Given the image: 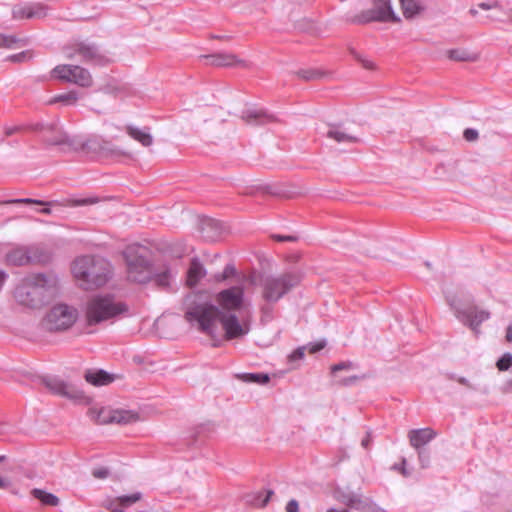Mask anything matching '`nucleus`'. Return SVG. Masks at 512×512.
<instances>
[{
  "mask_svg": "<svg viewBox=\"0 0 512 512\" xmlns=\"http://www.w3.org/2000/svg\"><path fill=\"white\" fill-rule=\"evenodd\" d=\"M186 320L192 325H197L198 329L211 336H216L217 323H220L227 340L242 338L250 331L249 324L241 323L236 314L225 312L218 306L204 302L195 304L185 312Z\"/></svg>",
  "mask_w": 512,
  "mask_h": 512,
  "instance_id": "nucleus-1",
  "label": "nucleus"
},
{
  "mask_svg": "<svg viewBox=\"0 0 512 512\" xmlns=\"http://www.w3.org/2000/svg\"><path fill=\"white\" fill-rule=\"evenodd\" d=\"M57 285L58 277L52 272L31 274L15 288L14 297L23 306L41 308L54 298Z\"/></svg>",
  "mask_w": 512,
  "mask_h": 512,
  "instance_id": "nucleus-2",
  "label": "nucleus"
},
{
  "mask_svg": "<svg viewBox=\"0 0 512 512\" xmlns=\"http://www.w3.org/2000/svg\"><path fill=\"white\" fill-rule=\"evenodd\" d=\"M72 273L80 286L93 290L107 284L113 276L112 264L99 255H83L72 263Z\"/></svg>",
  "mask_w": 512,
  "mask_h": 512,
  "instance_id": "nucleus-3",
  "label": "nucleus"
},
{
  "mask_svg": "<svg viewBox=\"0 0 512 512\" xmlns=\"http://www.w3.org/2000/svg\"><path fill=\"white\" fill-rule=\"evenodd\" d=\"M126 263L127 279L138 284L150 282L153 273V258L151 250L141 244L128 245L123 251Z\"/></svg>",
  "mask_w": 512,
  "mask_h": 512,
  "instance_id": "nucleus-4",
  "label": "nucleus"
},
{
  "mask_svg": "<svg viewBox=\"0 0 512 512\" xmlns=\"http://www.w3.org/2000/svg\"><path fill=\"white\" fill-rule=\"evenodd\" d=\"M99 202V198L97 196L91 195L87 197H77L75 195H71L62 200H51V201H43L34 198H13V199H5L0 195V205L1 204H18L24 205L26 207L27 213H40V214H51L52 208L55 206H69V207H80V206H88L93 205Z\"/></svg>",
  "mask_w": 512,
  "mask_h": 512,
  "instance_id": "nucleus-5",
  "label": "nucleus"
},
{
  "mask_svg": "<svg viewBox=\"0 0 512 512\" xmlns=\"http://www.w3.org/2000/svg\"><path fill=\"white\" fill-rule=\"evenodd\" d=\"M300 282L295 272H285L279 275H266L261 280L262 296L270 303L278 302Z\"/></svg>",
  "mask_w": 512,
  "mask_h": 512,
  "instance_id": "nucleus-6",
  "label": "nucleus"
},
{
  "mask_svg": "<svg viewBox=\"0 0 512 512\" xmlns=\"http://www.w3.org/2000/svg\"><path fill=\"white\" fill-rule=\"evenodd\" d=\"M127 311L123 303H115L110 296H95L86 307V319L89 325L107 321Z\"/></svg>",
  "mask_w": 512,
  "mask_h": 512,
  "instance_id": "nucleus-7",
  "label": "nucleus"
},
{
  "mask_svg": "<svg viewBox=\"0 0 512 512\" xmlns=\"http://www.w3.org/2000/svg\"><path fill=\"white\" fill-rule=\"evenodd\" d=\"M446 300L454 311L455 317L464 325L471 328L475 333L479 332V326L490 318L486 310H479L469 300H460L455 296L447 295Z\"/></svg>",
  "mask_w": 512,
  "mask_h": 512,
  "instance_id": "nucleus-8",
  "label": "nucleus"
},
{
  "mask_svg": "<svg viewBox=\"0 0 512 512\" xmlns=\"http://www.w3.org/2000/svg\"><path fill=\"white\" fill-rule=\"evenodd\" d=\"M68 58H76L92 65L104 66L110 62L108 55L95 43L88 40L77 41L65 48Z\"/></svg>",
  "mask_w": 512,
  "mask_h": 512,
  "instance_id": "nucleus-9",
  "label": "nucleus"
},
{
  "mask_svg": "<svg viewBox=\"0 0 512 512\" xmlns=\"http://www.w3.org/2000/svg\"><path fill=\"white\" fill-rule=\"evenodd\" d=\"M77 318L76 308L67 304H58L52 307L47 314L46 325L49 330H66L76 322Z\"/></svg>",
  "mask_w": 512,
  "mask_h": 512,
  "instance_id": "nucleus-10",
  "label": "nucleus"
},
{
  "mask_svg": "<svg viewBox=\"0 0 512 512\" xmlns=\"http://www.w3.org/2000/svg\"><path fill=\"white\" fill-rule=\"evenodd\" d=\"M71 145H74L73 152L81 153L90 158L107 156L112 152L110 143L99 136H90L88 138L75 136V140L72 141Z\"/></svg>",
  "mask_w": 512,
  "mask_h": 512,
  "instance_id": "nucleus-11",
  "label": "nucleus"
},
{
  "mask_svg": "<svg viewBox=\"0 0 512 512\" xmlns=\"http://www.w3.org/2000/svg\"><path fill=\"white\" fill-rule=\"evenodd\" d=\"M54 78L88 87L92 83L90 72L78 65H57L51 72Z\"/></svg>",
  "mask_w": 512,
  "mask_h": 512,
  "instance_id": "nucleus-12",
  "label": "nucleus"
},
{
  "mask_svg": "<svg viewBox=\"0 0 512 512\" xmlns=\"http://www.w3.org/2000/svg\"><path fill=\"white\" fill-rule=\"evenodd\" d=\"M216 301L226 312L239 310L244 302V289L242 286L223 289L216 295Z\"/></svg>",
  "mask_w": 512,
  "mask_h": 512,
  "instance_id": "nucleus-13",
  "label": "nucleus"
},
{
  "mask_svg": "<svg viewBox=\"0 0 512 512\" xmlns=\"http://www.w3.org/2000/svg\"><path fill=\"white\" fill-rule=\"evenodd\" d=\"M176 275L177 271L173 270L169 264L163 263L157 267H153V273L150 282H153V284L158 288L168 289Z\"/></svg>",
  "mask_w": 512,
  "mask_h": 512,
  "instance_id": "nucleus-14",
  "label": "nucleus"
},
{
  "mask_svg": "<svg viewBox=\"0 0 512 512\" xmlns=\"http://www.w3.org/2000/svg\"><path fill=\"white\" fill-rule=\"evenodd\" d=\"M477 7L484 11H490L491 13L486 16H479L478 20L481 23H488L492 21H504L508 14L504 10L502 4L499 1H485L477 4Z\"/></svg>",
  "mask_w": 512,
  "mask_h": 512,
  "instance_id": "nucleus-15",
  "label": "nucleus"
},
{
  "mask_svg": "<svg viewBox=\"0 0 512 512\" xmlns=\"http://www.w3.org/2000/svg\"><path fill=\"white\" fill-rule=\"evenodd\" d=\"M41 381L45 387L55 395L67 398L74 397L70 385L58 376L46 375L42 377Z\"/></svg>",
  "mask_w": 512,
  "mask_h": 512,
  "instance_id": "nucleus-16",
  "label": "nucleus"
},
{
  "mask_svg": "<svg viewBox=\"0 0 512 512\" xmlns=\"http://www.w3.org/2000/svg\"><path fill=\"white\" fill-rule=\"evenodd\" d=\"M242 119L249 124L264 125L274 122L276 117L274 114L268 113L264 109L247 108L242 111Z\"/></svg>",
  "mask_w": 512,
  "mask_h": 512,
  "instance_id": "nucleus-17",
  "label": "nucleus"
},
{
  "mask_svg": "<svg viewBox=\"0 0 512 512\" xmlns=\"http://www.w3.org/2000/svg\"><path fill=\"white\" fill-rule=\"evenodd\" d=\"M436 437V432L431 428H419L409 431L410 444L415 449H422Z\"/></svg>",
  "mask_w": 512,
  "mask_h": 512,
  "instance_id": "nucleus-18",
  "label": "nucleus"
},
{
  "mask_svg": "<svg viewBox=\"0 0 512 512\" xmlns=\"http://www.w3.org/2000/svg\"><path fill=\"white\" fill-rule=\"evenodd\" d=\"M14 19H32L46 16L45 7L41 4H26L15 6L12 10Z\"/></svg>",
  "mask_w": 512,
  "mask_h": 512,
  "instance_id": "nucleus-19",
  "label": "nucleus"
},
{
  "mask_svg": "<svg viewBox=\"0 0 512 512\" xmlns=\"http://www.w3.org/2000/svg\"><path fill=\"white\" fill-rule=\"evenodd\" d=\"M373 7L376 10L377 22H400L391 0H373Z\"/></svg>",
  "mask_w": 512,
  "mask_h": 512,
  "instance_id": "nucleus-20",
  "label": "nucleus"
},
{
  "mask_svg": "<svg viewBox=\"0 0 512 512\" xmlns=\"http://www.w3.org/2000/svg\"><path fill=\"white\" fill-rule=\"evenodd\" d=\"M44 141L51 146H58L62 152H73L74 145H71L72 141L75 140V136H68L62 131H56L54 135H44Z\"/></svg>",
  "mask_w": 512,
  "mask_h": 512,
  "instance_id": "nucleus-21",
  "label": "nucleus"
},
{
  "mask_svg": "<svg viewBox=\"0 0 512 512\" xmlns=\"http://www.w3.org/2000/svg\"><path fill=\"white\" fill-rule=\"evenodd\" d=\"M206 273L207 271L201 261L196 257L193 258L187 271V285L189 287L196 286L205 277Z\"/></svg>",
  "mask_w": 512,
  "mask_h": 512,
  "instance_id": "nucleus-22",
  "label": "nucleus"
},
{
  "mask_svg": "<svg viewBox=\"0 0 512 512\" xmlns=\"http://www.w3.org/2000/svg\"><path fill=\"white\" fill-rule=\"evenodd\" d=\"M403 15L406 19H412L426 9L424 0H399Z\"/></svg>",
  "mask_w": 512,
  "mask_h": 512,
  "instance_id": "nucleus-23",
  "label": "nucleus"
},
{
  "mask_svg": "<svg viewBox=\"0 0 512 512\" xmlns=\"http://www.w3.org/2000/svg\"><path fill=\"white\" fill-rule=\"evenodd\" d=\"M84 378L88 383L94 386L107 385L113 381V376L103 369L87 370Z\"/></svg>",
  "mask_w": 512,
  "mask_h": 512,
  "instance_id": "nucleus-24",
  "label": "nucleus"
},
{
  "mask_svg": "<svg viewBox=\"0 0 512 512\" xmlns=\"http://www.w3.org/2000/svg\"><path fill=\"white\" fill-rule=\"evenodd\" d=\"M228 226H198L200 236L207 242H216L227 233Z\"/></svg>",
  "mask_w": 512,
  "mask_h": 512,
  "instance_id": "nucleus-25",
  "label": "nucleus"
},
{
  "mask_svg": "<svg viewBox=\"0 0 512 512\" xmlns=\"http://www.w3.org/2000/svg\"><path fill=\"white\" fill-rule=\"evenodd\" d=\"M201 58H203L207 64L219 67L233 66L238 62L235 55L228 53L203 55Z\"/></svg>",
  "mask_w": 512,
  "mask_h": 512,
  "instance_id": "nucleus-26",
  "label": "nucleus"
},
{
  "mask_svg": "<svg viewBox=\"0 0 512 512\" xmlns=\"http://www.w3.org/2000/svg\"><path fill=\"white\" fill-rule=\"evenodd\" d=\"M126 132L131 138L138 141L145 147H149L153 143V137L148 128L140 129L133 125H128L126 127Z\"/></svg>",
  "mask_w": 512,
  "mask_h": 512,
  "instance_id": "nucleus-27",
  "label": "nucleus"
},
{
  "mask_svg": "<svg viewBox=\"0 0 512 512\" xmlns=\"http://www.w3.org/2000/svg\"><path fill=\"white\" fill-rule=\"evenodd\" d=\"M7 262L13 266H23L31 262V256L24 248H17L7 254Z\"/></svg>",
  "mask_w": 512,
  "mask_h": 512,
  "instance_id": "nucleus-28",
  "label": "nucleus"
},
{
  "mask_svg": "<svg viewBox=\"0 0 512 512\" xmlns=\"http://www.w3.org/2000/svg\"><path fill=\"white\" fill-rule=\"evenodd\" d=\"M326 135L338 143H353L358 140L357 137L345 132L340 126H332Z\"/></svg>",
  "mask_w": 512,
  "mask_h": 512,
  "instance_id": "nucleus-29",
  "label": "nucleus"
},
{
  "mask_svg": "<svg viewBox=\"0 0 512 512\" xmlns=\"http://www.w3.org/2000/svg\"><path fill=\"white\" fill-rule=\"evenodd\" d=\"M236 378L244 383H256L259 385H265L270 381L269 374L263 372L239 373L236 374Z\"/></svg>",
  "mask_w": 512,
  "mask_h": 512,
  "instance_id": "nucleus-30",
  "label": "nucleus"
},
{
  "mask_svg": "<svg viewBox=\"0 0 512 512\" xmlns=\"http://www.w3.org/2000/svg\"><path fill=\"white\" fill-rule=\"evenodd\" d=\"M32 496L39 500L41 504L46 506H57L59 504V498L50 492H47L43 489L34 488L31 491Z\"/></svg>",
  "mask_w": 512,
  "mask_h": 512,
  "instance_id": "nucleus-31",
  "label": "nucleus"
},
{
  "mask_svg": "<svg viewBox=\"0 0 512 512\" xmlns=\"http://www.w3.org/2000/svg\"><path fill=\"white\" fill-rule=\"evenodd\" d=\"M448 57L454 61H475L477 59V54L458 48L449 50Z\"/></svg>",
  "mask_w": 512,
  "mask_h": 512,
  "instance_id": "nucleus-32",
  "label": "nucleus"
},
{
  "mask_svg": "<svg viewBox=\"0 0 512 512\" xmlns=\"http://www.w3.org/2000/svg\"><path fill=\"white\" fill-rule=\"evenodd\" d=\"M352 22L355 24L377 22V14L375 8L372 6L370 9L361 11L359 14L353 17Z\"/></svg>",
  "mask_w": 512,
  "mask_h": 512,
  "instance_id": "nucleus-33",
  "label": "nucleus"
},
{
  "mask_svg": "<svg viewBox=\"0 0 512 512\" xmlns=\"http://www.w3.org/2000/svg\"><path fill=\"white\" fill-rule=\"evenodd\" d=\"M360 512H385L375 501L369 497H364L358 502L357 509Z\"/></svg>",
  "mask_w": 512,
  "mask_h": 512,
  "instance_id": "nucleus-34",
  "label": "nucleus"
},
{
  "mask_svg": "<svg viewBox=\"0 0 512 512\" xmlns=\"http://www.w3.org/2000/svg\"><path fill=\"white\" fill-rule=\"evenodd\" d=\"M78 100V93L76 91H69L53 97L50 103H62L63 105H73Z\"/></svg>",
  "mask_w": 512,
  "mask_h": 512,
  "instance_id": "nucleus-35",
  "label": "nucleus"
},
{
  "mask_svg": "<svg viewBox=\"0 0 512 512\" xmlns=\"http://www.w3.org/2000/svg\"><path fill=\"white\" fill-rule=\"evenodd\" d=\"M272 495V490H267L265 492H257L253 494L252 497L248 499V501L253 503L254 505L264 507L267 505Z\"/></svg>",
  "mask_w": 512,
  "mask_h": 512,
  "instance_id": "nucleus-36",
  "label": "nucleus"
},
{
  "mask_svg": "<svg viewBox=\"0 0 512 512\" xmlns=\"http://www.w3.org/2000/svg\"><path fill=\"white\" fill-rule=\"evenodd\" d=\"M237 273L235 266L232 263L227 264L221 273L214 276L217 282H222L230 277L235 276Z\"/></svg>",
  "mask_w": 512,
  "mask_h": 512,
  "instance_id": "nucleus-37",
  "label": "nucleus"
},
{
  "mask_svg": "<svg viewBox=\"0 0 512 512\" xmlns=\"http://www.w3.org/2000/svg\"><path fill=\"white\" fill-rule=\"evenodd\" d=\"M512 366V353H504L496 362L499 371H507Z\"/></svg>",
  "mask_w": 512,
  "mask_h": 512,
  "instance_id": "nucleus-38",
  "label": "nucleus"
},
{
  "mask_svg": "<svg viewBox=\"0 0 512 512\" xmlns=\"http://www.w3.org/2000/svg\"><path fill=\"white\" fill-rule=\"evenodd\" d=\"M305 350H306L305 346L297 347L295 350H293L288 355V362L290 364H294L295 362H299V361L303 360L305 357Z\"/></svg>",
  "mask_w": 512,
  "mask_h": 512,
  "instance_id": "nucleus-39",
  "label": "nucleus"
},
{
  "mask_svg": "<svg viewBox=\"0 0 512 512\" xmlns=\"http://www.w3.org/2000/svg\"><path fill=\"white\" fill-rule=\"evenodd\" d=\"M416 450L418 453V459H419L421 468H423V469L428 468L430 466V459H431L429 450L426 448L416 449Z\"/></svg>",
  "mask_w": 512,
  "mask_h": 512,
  "instance_id": "nucleus-40",
  "label": "nucleus"
},
{
  "mask_svg": "<svg viewBox=\"0 0 512 512\" xmlns=\"http://www.w3.org/2000/svg\"><path fill=\"white\" fill-rule=\"evenodd\" d=\"M298 76L305 80H314L322 76V73L315 69H301L298 71Z\"/></svg>",
  "mask_w": 512,
  "mask_h": 512,
  "instance_id": "nucleus-41",
  "label": "nucleus"
},
{
  "mask_svg": "<svg viewBox=\"0 0 512 512\" xmlns=\"http://www.w3.org/2000/svg\"><path fill=\"white\" fill-rule=\"evenodd\" d=\"M194 218H195V223L194 224H201V225H204V224H225L223 221L221 220H216V219H213L207 215H204V214H195V215H192Z\"/></svg>",
  "mask_w": 512,
  "mask_h": 512,
  "instance_id": "nucleus-42",
  "label": "nucleus"
},
{
  "mask_svg": "<svg viewBox=\"0 0 512 512\" xmlns=\"http://www.w3.org/2000/svg\"><path fill=\"white\" fill-rule=\"evenodd\" d=\"M364 498L363 495L355 492H350V500H343V503L350 508L357 509L358 502Z\"/></svg>",
  "mask_w": 512,
  "mask_h": 512,
  "instance_id": "nucleus-43",
  "label": "nucleus"
},
{
  "mask_svg": "<svg viewBox=\"0 0 512 512\" xmlns=\"http://www.w3.org/2000/svg\"><path fill=\"white\" fill-rule=\"evenodd\" d=\"M17 39L14 36L9 35H0V48L6 47V48H13L16 44Z\"/></svg>",
  "mask_w": 512,
  "mask_h": 512,
  "instance_id": "nucleus-44",
  "label": "nucleus"
},
{
  "mask_svg": "<svg viewBox=\"0 0 512 512\" xmlns=\"http://www.w3.org/2000/svg\"><path fill=\"white\" fill-rule=\"evenodd\" d=\"M354 367V364L353 362L351 361H343V362H340V363H337V364H334L331 366V372L333 374H335L336 372L338 371H342V370H350Z\"/></svg>",
  "mask_w": 512,
  "mask_h": 512,
  "instance_id": "nucleus-45",
  "label": "nucleus"
},
{
  "mask_svg": "<svg viewBox=\"0 0 512 512\" xmlns=\"http://www.w3.org/2000/svg\"><path fill=\"white\" fill-rule=\"evenodd\" d=\"M271 237L279 242H295L298 240V236L295 234H272Z\"/></svg>",
  "mask_w": 512,
  "mask_h": 512,
  "instance_id": "nucleus-46",
  "label": "nucleus"
},
{
  "mask_svg": "<svg viewBox=\"0 0 512 512\" xmlns=\"http://www.w3.org/2000/svg\"><path fill=\"white\" fill-rule=\"evenodd\" d=\"M325 346H326V341L320 340L318 342L309 343L305 347H306V349H308L309 353L315 354V353L321 351L322 349H324Z\"/></svg>",
  "mask_w": 512,
  "mask_h": 512,
  "instance_id": "nucleus-47",
  "label": "nucleus"
},
{
  "mask_svg": "<svg viewBox=\"0 0 512 512\" xmlns=\"http://www.w3.org/2000/svg\"><path fill=\"white\" fill-rule=\"evenodd\" d=\"M352 54H353L354 58L358 62H360L365 69L372 70L375 68V64L371 60L362 57L360 54H358L357 52H354V51H352Z\"/></svg>",
  "mask_w": 512,
  "mask_h": 512,
  "instance_id": "nucleus-48",
  "label": "nucleus"
},
{
  "mask_svg": "<svg viewBox=\"0 0 512 512\" xmlns=\"http://www.w3.org/2000/svg\"><path fill=\"white\" fill-rule=\"evenodd\" d=\"M92 475L97 479H106L110 475V470L106 467H98L92 470Z\"/></svg>",
  "mask_w": 512,
  "mask_h": 512,
  "instance_id": "nucleus-49",
  "label": "nucleus"
},
{
  "mask_svg": "<svg viewBox=\"0 0 512 512\" xmlns=\"http://www.w3.org/2000/svg\"><path fill=\"white\" fill-rule=\"evenodd\" d=\"M478 136H479V133L474 128H466L463 132V137L468 142L477 140Z\"/></svg>",
  "mask_w": 512,
  "mask_h": 512,
  "instance_id": "nucleus-50",
  "label": "nucleus"
},
{
  "mask_svg": "<svg viewBox=\"0 0 512 512\" xmlns=\"http://www.w3.org/2000/svg\"><path fill=\"white\" fill-rule=\"evenodd\" d=\"M406 459L403 458L402 462L400 464H394L393 469L398 470L401 472V474L405 477L410 475V472L405 468Z\"/></svg>",
  "mask_w": 512,
  "mask_h": 512,
  "instance_id": "nucleus-51",
  "label": "nucleus"
},
{
  "mask_svg": "<svg viewBox=\"0 0 512 512\" xmlns=\"http://www.w3.org/2000/svg\"><path fill=\"white\" fill-rule=\"evenodd\" d=\"M286 512H299V503L295 499H291L286 505Z\"/></svg>",
  "mask_w": 512,
  "mask_h": 512,
  "instance_id": "nucleus-52",
  "label": "nucleus"
},
{
  "mask_svg": "<svg viewBox=\"0 0 512 512\" xmlns=\"http://www.w3.org/2000/svg\"><path fill=\"white\" fill-rule=\"evenodd\" d=\"M371 441H372L371 432L367 431L366 436L361 441L362 447L364 449H368L370 447V445H371Z\"/></svg>",
  "mask_w": 512,
  "mask_h": 512,
  "instance_id": "nucleus-53",
  "label": "nucleus"
},
{
  "mask_svg": "<svg viewBox=\"0 0 512 512\" xmlns=\"http://www.w3.org/2000/svg\"><path fill=\"white\" fill-rule=\"evenodd\" d=\"M5 459H6V456L0 455V463H2ZM9 485H10V483L7 479L0 477V488L1 489H6L9 487Z\"/></svg>",
  "mask_w": 512,
  "mask_h": 512,
  "instance_id": "nucleus-54",
  "label": "nucleus"
},
{
  "mask_svg": "<svg viewBox=\"0 0 512 512\" xmlns=\"http://www.w3.org/2000/svg\"><path fill=\"white\" fill-rule=\"evenodd\" d=\"M357 379H358L357 376H351V377L343 379L342 384L345 386H349V385L353 384Z\"/></svg>",
  "mask_w": 512,
  "mask_h": 512,
  "instance_id": "nucleus-55",
  "label": "nucleus"
},
{
  "mask_svg": "<svg viewBox=\"0 0 512 512\" xmlns=\"http://www.w3.org/2000/svg\"><path fill=\"white\" fill-rule=\"evenodd\" d=\"M457 382L460 383L461 385H464V386H467L469 388H472L469 380L465 377H462V376H458L457 377Z\"/></svg>",
  "mask_w": 512,
  "mask_h": 512,
  "instance_id": "nucleus-56",
  "label": "nucleus"
},
{
  "mask_svg": "<svg viewBox=\"0 0 512 512\" xmlns=\"http://www.w3.org/2000/svg\"><path fill=\"white\" fill-rule=\"evenodd\" d=\"M19 130V127L18 126H13V127H7L5 129V134L7 136H11L12 134H14L15 132H17Z\"/></svg>",
  "mask_w": 512,
  "mask_h": 512,
  "instance_id": "nucleus-57",
  "label": "nucleus"
},
{
  "mask_svg": "<svg viewBox=\"0 0 512 512\" xmlns=\"http://www.w3.org/2000/svg\"><path fill=\"white\" fill-rule=\"evenodd\" d=\"M506 340L508 342L512 341V324H510L506 329Z\"/></svg>",
  "mask_w": 512,
  "mask_h": 512,
  "instance_id": "nucleus-58",
  "label": "nucleus"
},
{
  "mask_svg": "<svg viewBox=\"0 0 512 512\" xmlns=\"http://www.w3.org/2000/svg\"><path fill=\"white\" fill-rule=\"evenodd\" d=\"M24 57H25V53H24V52H22V53H19V54L13 55V56L11 57V59H12V60H14V61H21V60H22V58H24Z\"/></svg>",
  "mask_w": 512,
  "mask_h": 512,
  "instance_id": "nucleus-59",
  "label": "nucleus"
},
{
  "mask_svg": "<svg viewBox=\"0 0 512 512\" xmlns=\"http://www.w3.org/2000/svg\"><path fill=\"white\" fill-rule=\"evenodd\" d=\"M505 391L512 393V378L505 383Z\"/></svg>",
  "mask_w": 512,
  "mask_h": 512,
  "instance_id": "nucleus-60",
  "label": "nucleus"
},
{
  "mask_svg": "<svg viewBox=\"0 0 512 512\" xmlns=\"http://www.w3.org/2000/svg\"><path fill=\"white\" fill-rule=\"evenodd\" d=\"M327 512H350V510H348V509H341V510H338V509H336V508H329V509L327 510Z\"/></svg>",
  "mask_w": 512,
  "mask_h": 512,
  "instance_id": "nucleus-61",
  "label": "nucleus"
},
{
  "mask_svg": "<svg viewBox=\"0 0 512 512\" xmlns=\"http://www.w3.org/2000/svg\"><path fill=\"white\" fill-rule=\"evenodd\" d=\"M113 420H116L117 423H127L128 421L125 419V417L121 416L116 419V417H113Z\"/></svg>",
  "mask_w": 512,
  "mask_h": 512,
  "instance_id": "nucleus-62",
  "label": "nucleus"
},
{
  "mask_svg": "<svg viewBox=\"0 0 512 512\" xmlns=\"http://www.w3.org/2000/svg\"><path fill=\"white\" fill-rule=\"evenodd\" d=\"M446 376H447V378H448V379H450V380H455V381H457V377H458V376H457L456 374H453V373H446Z\"/></svg>",
  "mask_w": 512,
  "mask_h": 512,
  "instance_id": "nucleus-63",
  "label": "nucleus"
},
{
  "mask_svg": "<svg viewBox=\"0 0 512 512\" xmlns=\"http://www.w3.org/2000/svg\"><path fill=\"white\" fill-rule=\"evenodd\" d=\"M469 13H470L473 17H477V16H478V14H479V13H478V10H477L476 8H474V7H473V8H471V9L469 10Z\"/></svg>",
  "mask_w": 512,
  "mask_h": 512,
  "instance_id": "nucleus-64",
  "label": "nucleus"
}]
</instances>
